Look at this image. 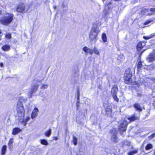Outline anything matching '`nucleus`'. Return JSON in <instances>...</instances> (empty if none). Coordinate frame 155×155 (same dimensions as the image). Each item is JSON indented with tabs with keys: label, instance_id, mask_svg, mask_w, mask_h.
<instances>
[{
	"label": "nucleus",
	"instance_id": "obj_1",
	"mask_svg": "<svg viewBox=\"0 0 155 155\" xmlns=\"http://www.w3.org/2000/svg\"><path fill=\"white\" fill-rule=\"evenodd\" d=\"M17 111L16 118L18 120V122L22 123L24 126H25L27 124V122L30 120V117H27L24 120L25 110L23 104L20 101L17 103Z\"/></svg>",
	"mask_w": 155,
	"mask_h": 155
},
{
	"label": "nucleus",
	"instance_id": "obj_2",
	"mask_svg": "<svg viewBox=\"0 0 155 155\" xmlns=\"http://www.w3.org/2000/svg\"><path fill=\"white\" fill-rule=\"evenodd\" d=\"M137 119V117H136L134 115H133L131 117H129L128 118H126L124 120V121L123 123H122L119 127V129L120 130V132H121V131H122L123 132L125 131L128 123L131 121L136 120Z\"/></svg>",
	"mask_w": 155,
	"mask_h": 155
},
{
	"label": "nucleus",
	"instance_id": "obj_3",
	"mask_svg": "<svg viewBox=\"0 0 155 155\" xmlns=\"http://www.w3.org/2000/svg\"><path fill=\"white\" fill-rule=\"evenodd\" d=\"M13 17L12 14H6L4 16L0 18V22L5 25H7L12 21Z\"/></svg>",
	"mask_w": 155,
	"mask_h": 155
},
{
	"label": "nucleus",
	"instance_id": "obj_4",
	"mask_svg": "<svg viewBox=\"0 0 155 155\" xmlns=\"http://www.w3.org/2000/svg\"><path fill=\"white\" fill-rule=\"evenodd\" d=\"M100 30L97 27H93L91 31L89 37L91 41L95 42L97 40V37Z\"/></svg>",
	"mask_w": 155,
	"mask_h": 155
},
{
	"label": "nucleus",
	"instance_id": "obj_5",
	"mask_svg": "<svg viewBox=\"0 0 155 155\" xmlns=\"http://www.w3.org/2000/svg\"><path fill=\"white\" fill-rule=\"evenodd\" d=\"M131 77L132 74L131 70L129 68H127L124 74V79L125 83L130 84L132 83Z\"/></svg>",
	"mask_w": 155,
	"mask_h": 155
},
{
	"label": "nucleus",
	"instance_id": "obj_6",
	"mask_svg": "<svg viewBox=\"0 0 155 155\" xmlns=\"http://www.w3.org/2000/svg\"><path fill=\"white\" fill-rule=\"evenodd\" d=\"M43 79H35L33 81L34 83L35 84L33 85L32 87L31 92V94L30 97H32L33 93L36 91L38 89L39 84L38 83H41L42 82V81Z\"/></svg>",
	"mask_w": 155,
	"mask_h": 155
},
{
	"label": "nucleus",
	"instance_id": "obj_7",
	"mask_svg": "<svg viewBox=\"0 0 155 155\" xmlns=\"http://www.w3.org/2000/svg\"><path fill=\"white\" fill-rule=\"evenodd\" d=\"M118 91L117 86L116 85L113 86L111 90V94L114 101L118 102L119 99L117 97V93Z\"/></svg>",
	"mask_w": 155,
	"mask_h": 155
},
{
	"label": "nucleus",
	"instance_id": "obj_8",
	"mask_svg": "<svg viewBox=\"0 0 155 155\" xmlns=\"http://www.w3.org/2000/svg\"><path fill=\"white\" fill-rule=\"evenodd\" d=\"M111 135V140L114 143H116L118 141V139L117 137V133L116 129H113L110 131Z\"/></svg>",
	"mask_w": 155,
	"mask_h": 155
},
{
	"label": "nucleus",
	"instance_id": "obj_9",
	"mask_svg": "<svg viewBox=\"0 0 155 155\" xmlns=\"http://www.w3.org/2000/svg\"><path fill=\"white\" fill-rule=\"evenodd\" d=\"M29 8L28 6H26L24 4L19 5L17 9V11L19 12L22 13L25 12L26 10V11L28 10Z\"/></svg>",
	"mask_w": 155,
	"mask_h": 155
},
{
	"label": "nucleus",
	"instance_id": "obj_10",
	"mask_svg": "<svg viewBox=\"0 0 155 155\" xmlns=\"http://www.w3.org/2000/svg\"><path fill=\"white\" fill-rule=\"evenodd\" d=\"M113 6L111 3L106 4L105 5V8L103 11V13L105 15H107L111 10L113 8Z\"/></svg>",
	"mask_w": 155,
	"mask_h": 155
},
{
	"label": "nucleus",
	"instance_id": "obj_11",
	"mask_svg": "<svg viewBox=\"0 0 155 155\" xmlns=\"http://www.w3.org/2000/svg\"><path fill=\"white\" fill-rule=\"evenodd\" d=\"M147 61L148 62H153L155 60V52L154 51L153 52L150 53L147 58Z\"/></svg>",
	"mask_w": 155,
	"mask_h": 155
},
{
	"label": "nucleus",
	"instance_id": "obj_12",
	"mask_svg": "<svg viewBox=\"0 0 155 155\" xmlns=\"http://www.w3.org/2000/svg\"><path fill=\"white\" fill-rule=\"evenodd\" d=\"M145 45V43L144 42H139L137 46V48L138 51H139Z\"/></svg>",
	"mask_w": 155,
	"mask_h": 155
},
{
	"label": "nucleus",
	"instance_id": "obj_13",
	"mask_svg": "<svg viewBox=\"0 0 155 155\" xmlns=\"http://www.w3.org/2000/svg\"><path fill=\"white\" fill-rule=\"evenodd\" d=\"M83 50L86 54L89 53L90 54L92 55L93 53V51L92 50L89 49L87 47H84L83 48Z\"/></svg>",
	"mask_w": 155,
	"mask_h": 155
},
{
	"label": "nucleus",
	"instance_id": "obj_14",
	"mask_svg": "<svg viewBox=\"0 0 155 155\" xmlns=\"http://www.w3.org/2000/svg\"><path fill=\"white\" fill-rule=\"evenodd\" d=\"M38 109L37 108L35 107L32 112L31 115V118L32 119H33L36 117L38 115Z\"/></svg>",
	"mask_w": 155,
	"mask_h": 155
},
{
	"label": "nucleus",
	"instance_id": "obj_15",
	"mask_svg": "<svg viewBox=\"0 0 155 155\" xmlns=\"http://www.w3.org/2000/svg\"><path fill=\"white\" fill-rule=\"evenodd\" d=\"M112 110L110 107L107 106L106 110V114L109 116H112Z\"/></svg>",
	"mask_w": 155,
	"mask_h": 155
},
{
	"label": "nucleus",
	"instance_id": "obj_16",
	"mask_svg": "<svg viewBox=\"0 0 155 155\" xmlns=\"http://www.w3.org/2000/svg\"><path fill=\"white\" fill-rule=\"evenodd\" d=\"M22 130L18 127H16L13 129L12 134L15 135L20 132Z\"/></svg>",
	"mask_w": 155,
	"mask_h": 155
},
{
	"label": "nucleus",
	"instance_id": "obj_17",
	"mask_svg": "<svg viewBox=\"0 0 155 155\" xmlns=\"http://www.w3.org/2000/svg\"><path fill=\"white\" fill-rule=\"evenodd\" d=\"M13 142V138L10 139L9 141L8 145L9 147V148L10 150H12L13 149V146L12 144Z\"/></svg>",
	"mask_w": 155,
	"mask_h": 155
},
{
	"label": "nucleus",
	"instance_id": "obj_18",
	"mask_svg": "<svg viewBox=\"0 0 155 155\" xmlns=\"http://www.w3.org/2000/svg\"><path fill=\"white\" fill-rule=\"evenodd\" d=\"M10 49V46L8 45H5L2 47V49L4 51H9Z\"/></svg>",
	"mask_w": 155,
	"mask_h": 155
},
{
	"label": "nucleus",
	"instance_id": "obj_19",
	"mask_svg": "<svg viewBox=\"0 0 155 155\" xmlns=\"http://www.w3.org/2000/svg\"><path fill=\"white\" fill-rule=\"evenodd\" d=\"M134 107L138 111H140L142 110L141 106L138 104H135L134 105Z\"/></svg>",
	"mask_w": 155,
	"mask_h": 155
},
{
	"label": "nucleus",
	"instance_id": "obj_20",
	"mask_svg": "<svg viewBox=\"0 0 155 155\" xmlns=\"http://www.w3.org/2000/svg\"><path fill=\"white\" fill-rule=\"evenodd\" d=\"M101 38L103 42L105 43L107 41V35L105 33H102L101 36Z\"/></svg>",
	"mask_w": 155,
	"mask_h": 155
},
{
	"label": "nucleus",
	"instance_id": "obj_21",
	"mask_svg": "<svg viewBox=\"0 0 155 155\" xmlns=\"http://www.w3.org/2000/svg\"><path fill=\"white\" fill-rule=\"evenodd\" d=\"M7 149V146L6 145H4L2 149V155H4L6 153Z\"/></svg>",
	"mask_w": 155,
	"mask_h": 155
},
{
	"label": "nucleus",
	"instance_id": "obj_22",
	"mask_svg": "<svg viewBox=\"0 0 155 155\" xmlns=\"http://www.w3.org/2000/svg\"><path fill=\"white\" fill-rule=\"evenodd\" d=\"M51 134V129L46 131L45 133V135L47 137H49L50 136Z\"/></svg>",
	"mask_w": 155,
	"mask_h": 155
},
{
	"label": "nucleus",
	"instance_id": "obj_23",
	"mask_svg": "<svg viewBox=\"0 0 155 155\" xmlns=\"http://www.w3.org/2000/svg\"><path fill=\"white\" fill-rule=\"evenodd\" d=\"M124 58V56L123 54H120L117 57V59L119 60H123Z\"/></svg>",
	"mask_w": 155,
	"mask_h": 155
},
{
	"label": "nucleus",
	"instance_id": "obj_24",
	"mask_svg": "<svg viewBox=\"0 0 155 155\" xmlns=\"http://www.w3.org/2000/svg\"><path fill=\"white\" fill-rule=\"evenodd\" d=\"M153 148V146L151 144H148L145 147V150H148L150 149H152Z\"/></svg>",
	"mask_w": 155,
	"mask_h": 155
},
{
	"label": "nucleus",
	"instance_id": "obj_25",
	"mask_svg": "<svg viewBox=\"0 0 155 155\" xmlns=\"http://www.w3.org/2000/svg\"><path fill=\"white\" fill-rule=\"evenodd\" d=\"M48 87V85L46 84H43L40 87V89L44 90L47 89Z\"/></svg>",
	"mask_w": 155,
	"mask_h": 155
},
{
	"label": "nucleus",
	"instance_id": "obj_26",
	"mask_svg": "<svg viewBox=\"0 0 155 155\" xmlns=\"http://www.w3.org/2000/svg\"><path fill=\"white\" fill-rule=\"evenodd\" d=\"M154 36V35H153H153H150L149 36H143V38L144 39H145L148 40V39H150L151 38L153 37Z\"/></svg>",
	"mask_w": 155,
	"mask_h": 155
},
{
	"label": "nucleus",
	"instance_id": "obj_27",
	"mask_svg": "<svg viewBox=\"0 0 155 155\" xmlns=\"http://www.w3.org/2000/svg\"><path fill=\"white\" fill-rule=\"evenodd\" d=\"M73 143L75 145H76L77 144V139L76 137H73Z\"/></svg>",
	"mask_w": 155,
	"mask_h": 155
},
{
	"label": "nucleus",
	"instance_id": "obj_28",
	"mask_svg": "<svg viewBox=\"0 0 155 155\" xmlns=\"http://www.w3.org/2000/svg\"><path fill=\"white\" fill-rule=\"evenodd\" d=\"M41 143L44 145H47L48 144V143L46 140H41Z\"/></svg>",
	"mask_w": 155,
	"mask_h": 155
},
{
	"label": "nucleus",
	"instance_id": "obj_29",
	"mask_svg": "<svg viewBox=\"0 0 155 155\" xmlns=\"http://www.w3.org/2000/svg\"><path fill=\"white\" fill-rule=\"evenodd\" d=\"M142 66V64L141 61H139L138 63L137 64V68L138 69V70H140V68H141V67Z\"/></svg>",
	"mask_w": 155,
	"mask_h": 155
},
{
	"label": "nucleus",
	"instance_id": "obj_30",
	"mask_svg": "<svg viewBox=\"0 0 155 155\" xmlns=\"http://www.w3.org/2000/svg\"><path fill=\"white\" fill-rule=\"evenodd\" d=\"M5 37L8 39H10L11 38V34L10 33H7L5 35Z\"/></svg>",
	"mask_w": 155,
	"mask_h": 155
},
{
	"label": "nucleus",
	"instance_id": "obj_31",
	"mask_svg": "<svg viewBox=\"0 0 155 155\" xmlns=\"http://www.w3.org/2000/svg\"><path fill=\"white\" fill-rule=\"evenodd\" d=\"M137 151L136 150H134L133 151L130 152L129 153V155H133V154L136 153H137Z\"/></svg>",
	"mask_w": 155,
	"mask_h": 155
},
{
	"label": "nucleus",
	"instance_id": "obj_32",
	"mask_svg": "<svg viewBox=\"0 0 155 155\" xmlns=\"http://www.w3.org/2000/svg\"><path fill=\"white\" fill-rule=\"evenodd\" d=\"M79 96H80V93L79 91L78 92L77 94V102L78 103H80V99H79Z\"/></svg>",
	"mask_w": 155,
	"mask_h": 155
},
{
	"label": "nucleus",
	"instance_id": "obj_33",
	"mask_svg": "<svg viewBox=\"0 0 155 155\" xmlns=\"http://www.w3.org/2000/svg\"><path fill=\"white\" fill-rule=\"evenodd\" d=\"M152 21V20H148L144 23V25H147V24H149V23H150Z\"/></svg>",
	"mask_w": 155,
	"mask_h": 155
},
{
	"label": "nucleus",
	"instance_id": "obj_34",
	"mask_svg": "<svg viewBox=\"0 0 155 155\" xmlns=\"http://www.w3.org/2000/svg\"><path fill=\"white\" fill-rule=\"evenodd\" d=\"M94 52L95 54H97L99 55V52L97 50H95L94 51Z\"/></svg>",
	"mask_w": 155,
	"mask_h": 155
},
{
	"label": "nucleus",
	"instance_id": "obj_35",
	"mask_svg": "<svg viewBox=\"0 0 155 155\" xmlns=\"http://www.w3.org/2000/svg\"><path fill=\"white\" fill-rule=\"evenodd\" d=\"M150 10L152 12H155V8H152L150 9Z\"/></svg>",
	"mask_w": 155,
	"mask_h": 155
},
{
	"label": "nucleus",
	"instance_id": "obj_36",
	"mask_svg": "<svg viewBox=\"0 0 155 155\" xmlns=\"http://www.w3.org/2000/svg\"><path fill=\"white\" fill-rule=\"evenodd\" d=\"M155 137V133L153 134L150 137V138H152Z\"/></svg>",
	"mask_w": 155,
	"mask_h": 155
},
{
	"label": "nucleus",
	"instance_id": "obj_37",
	"mask_svg": "<svg viewBox=\"0 0 155 155\" xmlns=\"http://www.w3.org/2000/svg\"><path fill=\"white\" fill-rule=\"evenodd\" d=\"M76 105L77 107V108H78L79 106V103H78L77 102Z\"/></svg>",
	"mask_w": 155,
	"mask_h": 155
},
{
	"label": "nucleus",
	"instance_id": "obj_38",
	"mask_svg": "<svg viewBox=\"0 0 155 155\" xmlns=\"http://www.w3.org/2000/svg\"><path fill=\"white\" fill-rule=\"evenodd\" d=\"M58 138L57 137H53V140H58Z\"/></svg>",
	"mask_w": 155,
	"mask_h": 155
},
{
	"label": "nucleus",
	"instance_id": "obj_39",
	"mask_svg": "<svg viewBox=\"0 0 155 155\" xmlns=\"http://www.w3.org/2000/svg\"><path fill=\"white\" fill-rule=\"evenodd\" d=\"M151 80L153 81L154 82H155V78H151Z\"/></svg>",
	"mask_w": 155,
	"mask_h": 155
},
{
	"label": "nucleus",
	"instance_id": "obj_40",
	"mask_svg": "<svg viewBox=\"0 0 155 155\" xmlns=\"http://www.w3.org/2000/svg\"><path fill=\"white\" fill-rule=\"evenodd\" d=\"M0 65L1 67H2L3 66V64L2 63H1L0 64Z\"/></svg>",
	"mask_w": 155,
	"mask_h": 155
},
{
	"label": "nucleus",
	"instance_id": "obj_41",
	"mask_svg": "<svg viewBox=\"0 0 155 155\" xmlns=\"http://www.w3.org/2000/svg\"><path fill=\"white\" fill-rule=\"evenodd\" d=\"M137 94L139 95H140L141 94V92L139 93V92L138 91L137 92Z\"/></svg>",
	"mask_w": 155,
	"mask_h": 155
},
{
	"label": "nucleus",
	"instance_id": "obj_42",
	"mask_svg": "<svg viewBox=\"0 0 155 155\" xmlns=\"http://www.w3.org/2000/svg\"><path fill=\"white\" fill-rule=\"evenodd\" d=\"M56 6H55V5H54L53 6V8H54V9H56Z\"/></svg>",
	"mask_w": 155,
	"mask_h": 155
},
{
	"label": "nucleus",
	"instance_id": "obj_43",
	"mask_svg": "<svg viewBox=\"0 0 155 155\" xmlns=\"http://www.w3.org/2000/svg\"><path fill=\"white\" fill-rule=\"evenodd\" d=\"M153 105L155 107V101H154V102L153 103Z\"/></svg>",
	"mask_w": 155,
	"mask_h": 155
},
{
	"label": "nucleus",
	"instance_id": "obj_44",
	"mask_svg": "<svg viewBox=\"0 0 155 155\" xmlns=\"http://www.w3.org/2000/svg\"><path fill=\"white\" fill-rule=\"evenodd\" d=\"M154 155H155V150L154 151Z\"/></svg>",
	"mask_w": 155,
	"mask_h": 155
},
{
	"label": "nucleus",
	"instance_id": "obj_45",
	"mask_svg": "<svg viewBox=\"0 0 155 155\" xmlns=\"http://www.w3.org/2000/svg\"><path fill=\"white\" fill-rule=\"evenodd\" d=\"M31 110V108H29L28 110V111H29V110Z\"/></svg>",
	"mask_w": 155,
	"mask_h": 155
},
{
	"label": "nucleus",
	"instance_id": "obj_46",
	"mask_svg": "<svg viewBox=\"0 0 155 155\" xmlns=\"http://www.w3.org/2000/svg\"><path fill=\"white\" fill-rule=\"evenodd\" d=\"M63 5V7H64V6L63 4V5Z\"/></svg>",
	"mask_w": 155,
	"mask_h": 155
},
{
	"label": "nucleus",
	"instance_id": "obj_47",
	"mask_svg": "<svg viewBox=\"0 0 155 155\" xmlns=\"http://www.w3.org/2000/svg\"><path fill=\"white\" fill-rule=\"evenodd\" d=\"M105 0H103V1H104Z\"/></svg>",
	"mask_w": 155,
	"mask_h": 155
},
{
	"label": "nucleus",
	"instance_id": "obj_48",
	"mask_svg": "<svg viewBox=\"0 0 155 155\" xmlns=\"http://www.w3.org/2000/svg\"><path fill=\"white\" fill-rule=\"evenodd\" d=\"M154 51H155V49L154 50Z\"/></svg>",
	"mask_w": 155,
	"mask_h": 155
}]
</instances>
